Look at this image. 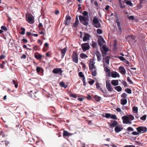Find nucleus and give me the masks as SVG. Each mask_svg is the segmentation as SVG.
<instances>
[{"label": "nucleus", "instance_id": "obj_1", "mask_svg": "<svg viewBox=\"0 0 147 147\" xmlns=\"http://www.w3.org/2000/svg\"><path fill=\"white\" fill-rule=\"evenodd\" d=\"M95 63V62L94 61L90 59L89 64V68L93 76H95L97 74L96 69Z\"/></svg>", "mask_w": 147, "mask_h": 147}, {"label": "nucleus", "instance_id": "obj_2", "mask_svg": "<svg viewBox=\"0 0 147 147\" xmlns=\"http://www.w3.org/2000/svg\"><path fill=\"white\" fill-rule=\"evenodd\" d=\"M79 19L80 22L83 25L86 26L88 25L89 18L88 16L86 17L80 15L79 16Z\"/></svg>", "mask_w": 147, "mask_h": 147}, {"label": "nucleus", "instance_id": "obj_3", "mask_svg": "<svg viewBox=\"0 0 147 147\" xmlns=\"http://www.w3.org/2000/svg\"><path fill=\"white\" fill-rule=\"evenodd\" d=\"M92 24L94 26L97 28L101 27V24L99 22L98 18L96 16H94L93 17Z\"/></svg>", "mask_w": 147, "mask_h": 147}, {"label": "nucleus", "instance_id": "obj_4", "mask_svg": "<svg viewBox=\"0 0 147 147\" xmlns=\"http://www.w3.org/2000/svg\"><path fill=\"white\" fill-rule=\"evenodd\" d=\"M72 59L73 61L75 63H78V57L76 52L73 51L72 53Z\"/></svg>", "mask_w": 147, "mask_h": 147}, {"label": "nucleus", "instance_id": "obj_5", "mask_svg": "<svg viewBox=\"0 0 147 147\" xmlns=\"http://www.w3.org/2000/svg\"><path fill=\"white\" fill-rule=\"evenodd\" d=\"M100 49L103 56L104 55H106L109 51V49L105 45H103V46L100 47Z\"/></svg>", "mask_w": 147, "mask_h": 147}, {"label": "nucleus", "instance_id": "obj_6", "mask_svg": "<svg viewBox=\"0 0 147 147\" xmlns=\"http://www.w3.org/2000/svg\"><path fill=\"white\" fill-rule=\"evenodd\" d=\"M136 129L139 133H143L146 132L147 129L145 127L140 126L137 128Z\"/></svg>", "mask_w": 147, "mask_h": 147}, {"label": "nucleus", "instance_id": "obj_7", "mask_svg": "<svg viewBox=\"0 0 147 147\" xmlns=\"http://www.w3.org/2000/svg\"><path fill=\"white\" fill-rule=\"evenodd\" d=\"M122 119L123 121V123L126 124H131V122L127 116H124L122 117Z\"/></svg>", "mask_w": 147, "mask_h": 147}, {"label": "nucleus", "instance_id": "obj_8", "mask_svg": "<svg viewBox=\"0 0 147 147\" xmlns=\"http://www.w3.org/2000/svg\"><path fill=\"white\" fill-rule=\"evenodd\" d=\"M81 47L82 50L84 51L89 50L90 48L89 44L87 43L82 44L81 45Z\"/></svg>", "mask_w": 147, "mask_h": 147}, {"label": "nucleus", "instance_id": "obj_9", "mask_svg": "<svg viewBox=\"0 0 147 147\" xmlns=\"http://www.w3.org/2000/svg\"><path fill=\"white\" fill-rule=\"evenodd\" d=\"M106 87L109 91L111 92L113 90V89L112 87L111 84L109 81H106Z\"/></svg>", "mask_w": 147, "mask_h": 147}, {"label": "nucleus", "instance_id": "obj_10", "mask_svg": "<svg viewBox=\"0 0 147 147\" xmlns=\"http://www.w3.org/2000/svg\"><path fill=\"white\" fill-rule=\"evenodd\" d=\"M98 42L100 47L103 46V45L104 43H105V41L101 36L99 37V39L98 40Z\"/></svg>", "mask_w": 147, "mask_h": 147}, {"label": "nucleus", "instance_id": "obj_11", "mask_svg": "<svg viewBox=\"0 0 147 147\" xmlns=\"http://www.w3.org/2000/svg\"><path fill=\"white\" fill-rule=\"evenodd\" d=\"M108 125L111 128L116 127L118 124V122L116 121L113 120L111 121L110 122L108 123Z\"/></svg>", "mask_w": 147, "mask_h": 147}, {"label": "nucleus", "instance_id": "obj_12", "mask_svg": "<svg viewBox=\"0 0 147 147\" xmlns=\"http://www.w3.org/2000/svg\"><path fill=\"white\" fill-rule=\"evenodd\" d=\"M53 72L55 74H57L59 75L61 74L62 71L61 68H56L53 69Z\"/></svg>", "mask_w": 147, "mask_h": 147}, {"label": "nucleus", "instance_id": "obj_13", "mask_svg": "<svg viewBox=\"0 0 147 147\" xmlns=\"http://www.w3.org/2000/svg\"><path fill=\"white\" fill-rule=\"evenodd\" d=\"M123 129V127L120 125H117L116 126L115 128V132L117 133H118L121 131Z\"/></svg>", "mask_w": 147, "mask_h": 147}, {"label": "nucleus", "instance_id": "obj_14", "mask_svg": "<svg viewBox=\"0 0 147 147\" xmlns=\"http://www.w3.org/2000/svg\"><path fill=\"white\" fill-rule=\"evenodd\" d=\"M95 54L97 57V61H100L101 60L102 58L101 54L98 51H97L95 52Z\"/></svg>", "mask_w": 147, "mask_h": 147}, {"label": "nucleus", "instance_id": "obj_15", "mask_svg": "<svg viewBox=\"0 0 147 147\" xmlns=\"http://www.w3.org/2000/svg\"><path fill=\"white\" fill-rule=\"evenodd\" d=\"M111 76L113 78H119L120 77V75L119 73L114 71L111 72Z\"/></svg>", "mask_w": 147, "mask_h": 147}, {"label": "nucleus", "instance_id": "obj_16", "mask_svg": "<svg viewBox=\"0 0 147 147\" xmlns=\"http://www.w3.org/2000/svg\"><path fill=\"white\" fill-rule=\"evenodd\" d=\"M26 20L30 24H32L34 22L33 21L32 17V16H28L26 15Z\"/></svg>", "mask_w": 147, "mask_h": 147}, {"label": "nucleus", "instance_id": "obj_17", "mask_svg": "<svg viewBox=\"0 0 147 147\" xmlns=\"http://www.w3.org/2000/svg\"><path fill=\"white\" fill-rule=\"evenodd\" d=\"M90 36L87 33H85L83 37V40L84 41H86L89 40Z\"/></svg>", "mask_w": 147, "mask_h": 147}, {"label": "nucleus", "instance_id": "obj_18", "mask_svg": "<svg viewBox=\"0 0 147 147\" xmlns=\"http://www.w3.org/2000/svg\"><path fill=\"white\" fill-rule=\"evenodd\" d=\"M116 23L117 24V26L118 28L119 31L121 32L122 30V29L120 25V22L119 21L118 18H116Z\"/></svg>", "mask_w": 147, "mask_h": 147}, {"label": "nucleus", "instance_id": "obj_19", "mask_svg": "<svg viewBox=\"0 0 147 147\" xmlns=\"http://www.w3.org/2000/svg\"><path fill=\"white\" fill-rule=\"evenodd\" d=\"M71 20V18L69 16H67L66 17L65 20V24L66 25H68Z\"/></svg>", "mask_w": 147, "mask_h": 147}, {"label": "nucleus", "instance_id": "obj_20", "mask_svg": "<svg viewBox=\"0 0 147 147\" xmlns=\"http://www.w3.org/2000/svg\"><path fill=\"white\" fill-rule=\"evenodd\" d=\"M67 50V48L65 47L61 50V55L62 58H63Z\"/></svg>", "mask_w": 147, "mask_h": 147}, {"label": "nucleus", "instance_id": "obj_21", "mask_svg": "<svg viewBox=\"0 0 147 147\" xmlns=\"http://www.w3.org/2000/svg\"><path fill=\"white\" fill-rule=\"evenodd\" d=\"M119 72L122 74H125L126 73V70L124 67L121 66L119 67Z\"/></svg>", "mask_w": 147, "mask_h": 147}, {"label": "nucleus", "instance_id": "obj_22", "mask_svg": "<svg viewBox=\"0 0 147 147\" xmlns=\"http://www.w3.org/2000/svg\"><path fill=\"white\" fill-rule=\"evenodd\" d=\"M72 134L70 133L67 131L66 130H64L63 133V137L65 136H71Z\"/></svg>", "mask_w": 147, "mask_h": 147}, {"label": "nucleus", "instance_id": "obj_23", "mask_svg": "<svg viewBox=\"0 0 147 147\" xmlns=\"http://www.w3.org/2000/svg\"><path fill=\"white\" fill-rule=\"evenodd\" d=\"M103 61L105 62L107 64H109V63L110 57L109 56H107L104 57V55H103Z\"/></svg>", "mask_w": 147, "mask_h": 147}, {"label": "nucleus", "instance_id": "obj_24", "mask_svg": "<svg viewBox=\"0 0 147 147\" xmlns=\"http://www.w3.org/2000/svg\"><path fill=\"white\" fill-rule=\"evenodd\" d=\"M111 83L114 86H117L119 85V81L118 80H112Z\"/></svg>", "mask_w": 147, "mask_h": 147}, {"label": "nucleus", "instance_id": "obj_25", "mask_svg": "<svg viewBox=\"0 0 147 147\" xmlns=\"http://www.w3.org/2000/svg\"><path fill=\"white\" fill-rule=\"evenodd\" d=\"M105 71L107 72L108 74V76L110 77L111 76V74L110 70L107 67H105Z\"/></svg>", "mask_w": 147, "mask_h": 147}, {"label": "nucleus", "instance_id": "obj_26", "mask_svg": "<svg viewBox=\"0 0 147 147\" xmlns=\"http://www.w3.org/2000/svg\"><path fill=\"white\" fill-rule=\"evenodd\" d=\"M105 71L107 72L108 74V76L110 77L111 76V74L110 70L107 67H105Z\"/></svg>", "mask_w": 147, "mask_h": 147}, {"label": "nucleus", "instance_id": "obj_27", "mask_svg": "<svg viewBox=\"0 0 147 147\" xmlns=\"http://www.w3.org/2000/svg\"><path fill=\"white\" fill-rule=\"evenodd\" d=\"M79 21L78 18V16L76 17V20L75 23L73 24V26L74 27H76L78 25Z\"/></svg>", "mask_w": 147, "mask_h": 147}, {"label": "nucleus", "instance_id": "obj_28", "mask_svg": "<svg viewBox=\"0 0 147 147\" xmlns=\"http://www.w3.org/2000/svg\"><path fill=\"white\" fill-rule=\"evenodd\" d=\"M121 103L123 105H125L127 102V100L125 98H122L121 100Z\"/></svg>", "mask_w": 147, "mask_h": 147}, {"label": "nucleus", "instance_id": "obj_29", "mask_svg": "<svg viewBox=\"0 0 147 147\" xmlns=\"http://www.w3.org/2000/svg\"><path fill=\"white\" fill-rule=\"evenodd\" d=\"M124 2L126 4H127L131 6H133V5L132 3L131 2V1H129L128 0H124Z\"/></svg>", "mask_w": 147, "mask_h": 147}, {"label": "nucleus", "instance_id": "obj_30", "mask_svg": "<svg viewBox=\"0 0 147 147\" xmlns=\"http://www.w3.org/2000/svg\"><path fill=\"white\" fill-rule=\"evenodd\" d=\"M91 46L93 48V49H96L97 47V43L93 41H92Z\"/></svg>", "mask_w": 147, "mask_h": 147}, {"label": "nucleus", "instance_id": "obj_31", "mask_svg": "<svg viewBox=\"0 0 147 147\" xmlns=\"http://www.w3.org/2000/svg\"><path fill=\"white\" fill-rule=\"evenodd\" d=\"M80 57L82 59H84L87 58L88 56L85 54L82 53L80 54Z\"/></svg>", "mask_w": 147, "mask_h": 147}, {"label": "nucleus", "instance_id": "obj_32", "mask_svg": "<svg viewBox=\"0 0 147 147\" xmlns=\"http://www.w3.org/2000/svg\"><path fill=\"white\" fill-rule=\"evenodd\" d=\"M60 86L64 88H66L67 87V85H66L65 82H61L59 83Z\"/></svg>", "mask_w": 147, "mask_h": 147}, {"label": "nucleus", "instance_id": "obj_33", "mask_svg": "<svg viewBox=\"0 0 147 147\" xmlns=\"http://www.w3.org/2000/svg\"><path fill=\"white\" fill-rule=\"evenodd\" d=\"M34 57L36 59L38 60L40 59L42 57V55L39 53H37V54L35 55Z\"/></svg>", "mask_w": 147, "mask_h": 147}, {"label": "nucleus", "instance_id": "obj_34", "mask_svg": "<svg viewBox=\"0 0 147 147\" xmlns=\"http://www.w3.org/2000/svg\"><path fill=\"white\" fill-rule=\"evenodd\" d=\"M11 83L14 85L15 88H18V84L15 80H12L11 81Z\"/></svg>", "mask_w": 147, "mask_h": 147}, {"label": "nucleus", "instance_id": "obj_35", "mask_svg": "<svg viewBox=\"0 0 147 147\" xmlns=\"http://www.w3.org/2000/svg\"><path fill=\"white\" fill-rule=\"evenodd\" d=\"M115 89L118 92H119L121 91L122 88L120 86H118L114 87Z\"/></svg>", "mask_w": 147, "mask_h": 147}, {"label": "nucleus", "instance_id": "obj_36", "mask_svg": "<svg viewBox=\"0 0 147 147\" xmlns=\"http://www.w3.org/2000/svg\"><path fill=\"white\" fill-rule=\"evenodd\" d=\"M94 98L96 100L98 101H99L101 99V97L96 95L94 96Z\"/></svg>", "mask_w": 147, "mask_h": 147}, {"label": "nucleus", "instance_id": "obj_37", "mask_svg": "<svg viewBox=\"0 0 147 147\" xmlns=\"http://www.w3.org/2000/svg\"><path fill=\"white\" fill-rule=\"evenodd\" d=\"M21 32H20V34L22 35H23L25 33V29L24 28L22 27L21 28Z\"/></svg>", "mask_w": 147, "mask_h": 147}, {"label": "nucleus", "instance_id": "obj_38", "mask_svg": "<svg viewBox=\"0 0 147 147\" xmlns=\"http://www.w3.org/2000/svg\"><path fill=\"white\" fill-rule=\"evenodd\" d=\"M133 112L135 113H137L138 111V108L137 107H133Z\"/></svg>", "mask_w": 147, "mask_h": 147}, {"label": "nucleus", "instance_id": "obj_39", "mask_svg": "<svg viewBox=\"0 0 147 147\" xmlns=\"http://www.w3.org/2000/svg\"><path fill=\"white\" fill-rule=\"evenodd\" d=\"M127 117H128L130 121L133 120L134 119V117L131 115H128Z\"/></svg>", "mask_w": 147, "mask_h": 147}, {"label": "nucleus", "instance_id": "obj_40", "mask_svg": "<svg viewBox=\"0 0 147 147\" xmlns=\"http://www.w3.org/2000/svg\"><path fill=\"white\" fill-rule=\"evenodd\" d=\"M79 76L80 77L82 78L83 79V78H85V77L83 74V73L82 72H79Z\"/></svg>", "mask_w": 147, "mask_h": 147}, {"label": "nucleus", "instance_id": "obj_41", "mask_svg": "<svg viewBox=\"0 0 147 147\" xmlns=\"http://www.w3.org/2000/svg\"><path fill=\"white\" fill-rule=\"evenodd\" d=\"M125 91L129 94L131 93V89L127 88L125 90Z\"/></svg>", "mask_w": 147, "mask_h": 147}, {"label": "nucleus", "instance_id": "obj_42", "mask_svg": "<svg viewBox=\"0 0 147 147\" xmlns=\"http://www.w3.org/2000/svg\"><path fill=\"white\" fill-rule=\"evenodd\" d=\"M45 29H42V30L41 31L39 32V33L40 34H43V35H45Z\"/></svg>", "mask_w": 147, "mask_h": 147}, {"label": "nucleus", "instance_id": "obj_43", "mask_svg": "<svg viewBox=\"0 0 147 147\" xmlns=\"http://www.w3.org/2000/svg\"><path fill=\"white\" fill-rule=\"evenodd\" d=\"M111 118L114 119H117V118L115 115H111Z\"/></svg>", "mask_w": 147, "mask_h": 147}, {"label": "nucleus", "instance_id": "obj_44", "mask_svg": "<svg viewBox=\"0 0 147 147\" xmlns=\"http://www.w3.org/2000/svg\"><path fill=\"white\" fill-rule=\"evenodd\" d=\"M96 88L97 89H100L101 86L98 82H96Z\"/></svg>", "mask_w": 147, "mask_h": 147}, {"label": "nucleus", "instance_id": "obj_45", "mask_svg": "<svg viewBox=\"0 0 147 147\" xmlns=\"http://www.w3.org/2000/svg\"><path fill=\"white\" fill-rule=\"evenodd\" d=\"M1 28L2 30H3L5 31H7V27L4 26H2L1 27Z\"/></svg>", "mask_w": 147, "mask_h": 147}, {"label": "nucleus", "instance_id": "obj_46", "mask_svg": "<svg viewBox=\"0 0 147 147\" xmlns=\"http://www.w3.org/2000/svg\"><path fill=\"white\" fill-rule=\"evenodd\" d=\"M94 82V81L93 80H91L90 81H89L88 82L89 84L90 85H92Z\"/></svg>", "mask_w": 147, "mask_h": 147}, {"label": "nucleus", "instance_id": "obj_47", "mask_svg": "<svg viewBox=\"0 0 147 147\" xmlns=\"http://www.w3.org/2000/svg\"><path fill=\"white\" fill-rule=\"evenodd\" d=\"M127 81L128 82H129V84H132L133 83L132 81L131 80V79L129 77H127Z\"/></svg>", "mask_w": 147, "mask_h": 147}, {"label": "nucleus", "instance_id": "obj_48", "mask_svg": "<svg viewBox=\"0 0 147 147\" xmlns=\"http://www.w3.org/2000/svg\"><path fill=\"white\" fill-rule=\"evenodd\" d=\"M146 115H144L142 116L141 117V119L143 120H145L146 119Z\"/></svg>", "mask_w": 147, "mask_h": 147}, {"label": "nucleus", "instance_id": "obj_49", "mask_svg": "<svg viewBox=\"0 0 147 147\" xmlns=\"http://www.w3.org/2000/svg\"><path fill=\"white\" fill-rule=\"evenodd\" d=\"M97 32L99 34H100L102 33V31L101 29H98L97 30Z\"/></svg>", "mask_w": 147, "mask_h": 147}, {"label": "nucleus", "instance_id": "obj_50", "mask_svg": "<svg viewBox=\"0 0 147 147\" xmlns=\"http://www.w3.org/2000/svg\"><path fill=\"white\" fill-rule=\"evenodd\" d=\"M127 96V94L125 93H123L122 94L121 96V97L122 98H125Z\"/></svg>", "mask_w": 147, "mask_h": 147}, {"label": "nucleus", "instance_id": "obj_51", "mask_svg": "<svg viewBox=\"0 0 147 147\" xmlns=\"http://www.w3.org/2000/svg\"><path fill=\"white\" fill-rule=\"evenodd\" d=\"M83 15H84L83 16L85 17L87 16L88 15V13L87 11H84L82 13Z\"/></svg>", "mask_w": 147, "mask_h": 147}, {"label": "nucleus", "instance_id": "obj_52", "mask_svg": "<svg viewBox=\"0 0 147 147\" xmlns=\"http://www.w3.org/2000/svg\"><path fill=\"white\" fill-rule=\"evenodd\" d=\"M118 58L121 61H123L125 60L124 58L122 56H119Z\"/></svg>", "mask_w": 147, "mask_h": 147}, {"label": "nucleus", "instance_id": "obj_53", "mask_svg": "<svg viewBox=\"0 0 147 147\" xmlns=\"http://www.w3.org/2000/svg\"><path fill=\"white\" fill-rule=\"evenodd\" d=\"M116 110L118 112H120V113L121 114L122 113V112L121 111V110L120 108H117L116 109Z\"/></svg>", "mask_w": 147, "mask_h": 147}, {"label": "nucleus", "instance_id": "obj_54", "mask_svg": "<svg viewBox=\"0 0 147 147\" xmlns=\"http://www.w3.org/2000/svg\"><path fill=\"white\" fill-rule=\"evenodd\" d=\"M111 114L110 113H106L105 114V117L107 118L111 117Z\"/></svg>", "mask_w": 147, "mask_h": 147}, {"label": "nucleus", "instance_id": "obj_55", "mask_svg": "<svg viewBox=\"0 0 147 147\" xmlns=\"http://www.w3.org/2000/svg\"><path fill=\"white\" fill-rule=\"evenodd\" d=\"M70 96L71 97L74 98H76L77 97V96L76 94H70Z\"/></svg>", "mask_w": 147, "mask_h": 147}, {"label": "nucleus", "instance_id": "obj_56", "mask_svg": "<svg viewBox=\"0 0 147 147\" xmlns=\"http://www.w3.org/2000/svg\"><path fill=\"white\" fill-rule=\"evenodd\" d=\"M5 136L4 133L3 132H1L0 133V138Z\"/></svg>", "mask_w": 147, "mask_h": 147}, {"label": "nucleus", "instance_id": "obj_57", "mask_svg": "<svg viewBox=\"0 0 147 147\" xmlns=\"http://www.w3.org/2000/svg\"><path fill=\"white\" fill-rule=\"evenodd\" d=\"M132 134L133 135H138L139 133V132H137L136 131H133L132 132Z\"/></svg>", "mask_w": 147, "mask_h": 147}, {"label": "nucleus", "instance_id": "obj_58", "mask_svg": "<svg viewBox=\"0 0 147 147\" xmlns=\"http://www.w3.org/2000/svg\"><path fill=\"white\" fill-rule=\"evenodd\" d=\"M83 84L84 86H86V83L85 82V78L83 79Z\"/></svg>", "mask_w": 147, "mask_h": 147}, {"label": "nucleus", "instance_id": "obj_59", "mask_svg": "<svg viewBox=\"0 0 147 147\" xmlns=\"http://www.w3.org/2000/svg\"><path fill=\"white\" fill-rule=\"evenodd\" d=\"M129 19L131 20H133L134 19V17L133 16H130L129 17Z\"/></svg>", "mask_w": 147, "mask_h": 147}, {"label": "nucleus", "instance_id": "obj_60", "mask_svg": "<svg viewBox=\"0 0 147 147\" xmlns=\"http://www.w3.org/2000/svg\"><path fill=\"white\" fill-rule=\"evenodd\" d=\"M122 84L125 87L127 86V83H126V82L125 81L123 82H122Z\"/></svg>", "mask_w": 147, "mask_h": 147}, {"label": "nucleus", "instance_id": "obj_61", "mask_svg": "<svg viewBox=\"0 0 147 147\" xmlns=\"http://www.w3.org/2000/svg\"><path fill=\"white\" fill-rule=\"evenodd\" d=\"M127 130L128 131H133L134 130L131 127H128L127 128Z\"/></svg>", "mask_w": 147, "mask_h": 147}, {"label": "nucleus", "instance_id": "obj_62", "mask_svg": "<svg viewBox=\"0 0 147 147\" xmlns=\"http://www.w3.org/2000/svg\"><path fill=\"white\" fill-rule=\"evenodd\" d=\"M26 57V56L25 54H23L21 57V59H25Z\"/></svg>", "mask_w": 147, "mask_h": 147}, {"label": "nucleus", "instance_id": "obj_63", "mask_svg": "<svg viewBox=\"0 0 147 147\" xmlns=\"http://www.w3.org/2000/svg\"><path fill=\"white\" fill-rule=\"evenodd\" d=\"M36 71L37 72H39L40 71V67H37L36 68Z\"/></svg>", "mask_w": 147, "mask_h": 147}, {"label": "nucleus", "instance_id": "obj_64", "mask_svg": "<svg viewBox=\"0 0 147 147\" xmlns=\"http://www.w3.org/2000/svg\"><path fill=\"white\" fill-rule=\"evenodd\" d=\"M38 48V47L37 45H35L34 46L33 49L35 51H36L37 50Z\"/></svg>", "mask_w": 147, "mask_h": 147}]
</instances>
